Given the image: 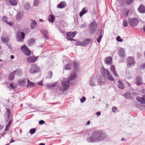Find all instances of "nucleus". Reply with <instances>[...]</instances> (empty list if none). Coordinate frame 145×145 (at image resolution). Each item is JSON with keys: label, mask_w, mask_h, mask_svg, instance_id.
I'll list each match as a JSON object with an SVG mask.
<instances>
[{"label": "nucleus", "mask_w": 145, "mask_h": 145, "mask_svg": "<svg viewBox=\"0 0 145 145\" xmlns=\"http://www.w3.org/2000/svg\"><path fill=\"white\" fill-rule=\"evenodd\" d=\"M107 137V135L102 131L96 130L92 132L91 136L88 138L87 140L89 142H94L103 140Z\"/></svg>", "instance_id": "1"}, {"label": "nucleus", "mask_w": 145, "mask_h": 145, "mask_svg": "<svg viewBox=\"0 0 145 145\" xmlns=\"http://www.w3.org/2000/svg\"><path fill=\"white\" fill-rule=\"evenodd\" d=\"M77 77V74L76 73L72 74L70 75L68 80L66 82L62 80L61 82V84L63 88L62 89L60 88V89L61 91H65L68 89L70 87L69 85L68 84L69 83V81L75 79Z\"/></svg>", "instance_id": "2"}, {"label": "nucleus", "mask_w": 145, "mask_h": 145, "mask_svg": "<svg viewBox=\"0 0 145 145\" xmlns=\"http://www.w3.org/2000/svg\"><path fill=\"white\" fill-rule=\"evenodd\" d=\"M98 24L95 21L92 22L90 24L89 27L90 34L93 35L95 31L97 29Z\"/></svg>", "instance_id": "3"}, {"label": "nucleus", "mask_w": 145, "mask_h": 145, "mask_svg": "<svg viewBox=\"0 0 145 145\" xmlns=\"http://www.w3.org/2000/svg\"><path fill=\"white\" fill-rule=\"evenodd\" d=\"M126 62L127 63V67L129 68L134 66L135 64L134 58L132 56H129L127 58Z\"/></svg>", "instance_id": "4"}, {"label": "nucleus", "mask_w": 145, "mask_h": 145, "mask_svg": "<svg viewBox=\"0 0 145 145\" xmlns=\"http://www.w3.org/2000/svg\"><path fill=\"white\" fill-rule=\"evenodd\" d=\"M25 34L23 32L18 31L16 33V38L17 41L22 42L25 38Z\"/></svg>", "instance_id": "5"}, {"label": "nucleus", "mask_w": 145, "mask_h": 145, "mask_svg": "<svg viewBox=\"0 0 145 145\" xmlns=\"http://www.w3.org/2000/svg\"><path fill=\"white\" fill-rule=\"evenodd\" d=\"M40 70V67L36 64H32L29 71V72L31 74H34L38 72Z\"/></svg>", "instance_id": "6"}, {"label": "nucleus", "mask_w": 145, "mask_h": 145, "mask_svg": "<svg viewBox=\"0 0 145 145\" xmlns=\"http://www.w3.org/2000/svg\"><path fill=\"white\" fill-rule=\"evenodd\" d=\"M129 25L133 27L136 26L139 22L138 20L136 18H129L128 20Z\"/></svg>", "instance_id": "7"}, {"label": "nucleus", "mask_w": 145, "mask_h": 145, "mask_svg": "<svg viewBox=\"0 0 145 145\" xmlns=\"http://www.w3.org/2000/svg\"><path fill=\"white\" fill-rule=\"evenodd\" d=\"M21 50L22 52L26 55L29 56L31 54V51L29 50L27 47H26L25 45L21 47Z\"/></svg>", "instance_id": "8"}, {"label": "nucleus", "mask_w": 145, "mask_h": 145, "mask_svg": "<svg viewBox=\"0 0 145 145\" xmlns=\"http://www.w3.org/2000/svg\"><path fill=\"white\" fill-rule=\"evenodd\" d=\"M76 33V32L74 31L73 32H70L66 33L67 39L68 40H71V38H74Z\"/></svg>", "instance_id": "9"}, {"label": "nucleus", "mask_w": 145, "mask_h": 145, "mask_svg": "<svg viewBox=\"0 0 145 145\" xmlns=\"http://www.w3.org/2000/svg\"><path fill=\"white\" fill-rule=\"evenodd\" d=\"M1 41L5 43H8L9 42L8 38L7 35L5 33H3L1 37Z\"/></svg>", "instance_id": "10"}, {"label": "nucleus", "mask_w": 145, "mask_h": 145, "mask_svg": "<svg viewBox=\"0 0 145 145\" xmlns=\"http://www.w3.org/2000/svg\"><path fill=\"white\" fill-rule=\"evenodd\" d=\"M109 73L107 70L105 69L104 68L101 69V75L104 78H107V76Z\"/></svg>", "instance_id": "11"}, {"label": "nucleus", "mask_w": 145, "mask_h": 145, "mask_svg": "<svg viewBox=\"0 0 145 145\" xmlns=\"http://www.w3.org/2000/svg\"><path fill=\"white\" fill-rule=\"evenodd\" d=\"M135 83L138 85L142 84V79L141 76H137L136 77Z\"/></svg>", "instance_id": "12"}, {"label": "nucleus", "mask_w": 145, "mask_h": 145, "mask_svg": "<svg viewBox=\"0 0 145 145\" xmlns=\"http://www.w3.org/2000/svg\"><path fill=\"white\" fill-rule=\"evenodd\" d=\"M137 100L142 104H145V95H142V97H137Z\"/></svg>", "instance_id": "13"}, {"label": "nucleus", "mask_w": 145, "mask_h": 145, "mask_svg": "<svg viewBox=\"0 0 145 145\" xmlns=\"http://www.w3.org/2000/svg\"><path fill=\"white\" fill-rule=\"evenodd\" d=\"M138 10L140 13H145V6L143 4H140L138 9Z\"/></svg>", "instance_id": "14"}, {"label": "nucleus", "mask_w": 145, "mask_h": 145, "mask_svg": "<svg viewBox=\"0 0 145 145\" xmlns=\"http://www.w3.org/2000/svg\"><path fill=\"white\" fill-rule=\"evenodd\" d=\"M37 59V58L35 56H30L27 58V61L29 63H33L36 61Z\"/></svg>", "instance_id": "15"}, {"label": "nucleus", "mask_w": 145, "mask_h": 145, "mask_svg": "<svg viewBox=\"0 0 145 145\" xmlns=\"http://www.w3.org/2000/svg\"><path fill=\"white\" fill-rule=\"evenodd\" d=\"M120 48L121 50H118V54L121 57H125V53L124 49L121 48Z\"/></svg>", "instance_id": "16"}, {"label": "nucleus", "mask_w": 145, "mask_h": 145, "mask_svg": "<svg viewBox=\"0 0 145 145\" xmlns=\"http://www.w3.org/2000/svg\"><path fill=\"white\" fill-rule=\"evenodd\" d=\"M93 40L91 39H86L84 40L83 42L84 46H85L87 45L92 43Z\"/></svg>", "instance_id": "17"}, {"label": "nucleus", "mask_w": 145, "mask_h": 145, "mask_svg": "<svg viewBox=\"0 0 145 145\" xmlns=\"http://www.w3.org/2000/svg\"><path fill=\"white\" fill-rule=\"evenodd\" d=\"M18 82L20 86H24L26 84V80L25 78H23L18 80Z\"/></svg>", "instance_id": "18"}, {"label": "nucleus", "mask_w": 145, "mask_h": 145, "mask_svg": "<svg viewBox=\"0 0 145 145\" xmlns=\"http://www.w3.org/2000/svg\"><path fill=\"white\" fill-rule=\"evenodd\" d=\"M67 4L64 1L61 2L57 6V7L59 8H62L66 7Z\"/></svg>", "instance_id": "19"}, {"label": "nucleus", "mask_w": 145, "mask_h": 145, "mask_svg": "<svg viewBox=\"0 0 145 145\" xmlns=\"http://www.w3.org/2000/svg\"><path fill=\"white\" fill-rule=\"evenodd\" d=\"M57 84V82H56L52 84L47 83L46 84V87L48 89H52L56 87Z\"/></svg>", "instance_id": "20"}, {"label": "nucleus", "mask_w": 145, "mask_h": 145, "mask_svg": "<svg viewBox=\"0 0 145 145\" xmlns=\"http://www.w3.org/2000/svg\"><path fill=\"white\" fill-rule=\"evenodd\" d=\"M112 63V58L110 57H108L105 59V63L106 64L111 65Z\"/></svg>", "instance_id": "21"}, {"label": "nucleus", "mask_w": 145, "mask_h": 145, "mask_svg": "<svg viewBox=\"0 0 145 145\" xmlns=\"http://www.w3.org/2000/svg\"><path fill=\"white\" fill-rule=\"evenodd\" d=\"M110 69L112 73L116 77H118V76L116 72L114 66L113 65H111L110 66Z\"/></svg>", "instance_id": "22"}, {"label": "nucleus", "mask_w": 145, "mask_h": 145, "mask_svg": "<svg viewBox=\"0 0 145 145\" xmlns=\"http://www.w3.org/2000/svg\"><path fill=\"white\" fill-rule=\"evenodd\" d=\"M30 21L31 22V28L32 29H34L36 26V22L35 20H30Z\"/></svg>", "instance_id": "23"}, {"label": "nucleus", "mask_w": 145, "mask_h": 145, "mask_svg": "<svg viewBox=\"0 0 145 145\" xmlns=\"http://www.w3.org/2000/svg\"><path fill=\"white\" fill-rule=\"evenodd\" d=\"M41 32L42 34L44 37L46 38V39H48V32L45 29H43L41 31Z\"/></svg>", "instance_id": "24"}, {"label": "nucleus", "mask_w": 145, "mask_h": 145, "mask_svg": "<svg viewBox=\"0 0 145 145\" xmlns=\"http://www.w3.org/2000/svg\"><path fill=\"white\" fill-rule=\"evenodd\" d=\"M118 87L119 88L121 89H123L125 88V86L123 84L122 82L120 80L118 81Z\"/></svg>", "instance_id": "25"}, {"label": "nucleus", "mask_w": 145, "mask_h": 145, "mask_svg": "<svg viewBox=\"0 0 145 145\" xmlns=\"http://www.w3.org/2000/svg\"><path fill=\"white\" fill-rule=\"evenodd\" d=\"M88 11V10L86 8H84L80 13V16L81 17L84 14L87 13Z\"/></svg>", "instance_id": "26"}, {"label": "nucleus", "mask_w": 145, "mask_h": 145, "mask_svg": "<svg viewBox=\"0 0 145 145\" xmlns=\"http://www.w3.org/2000/svg\"><path fill=\"white\" fill-rule=\"evenodd\" d=\"M27 87L28 88V87L29 86L31 87H34L35 86V84L30 81L28 79H27Z\"/></svg>", "instance_id": "27"}, {"label": "nucleus", "mask_w": 145, "mask_h": 145, "mask_svg": "<svg viewBox=\"0 0 145 145\" xmlns=\"http://www.w3.org/2000/svg\"><path fill=\"white\" fill-rule=\"evenodd\" d=\"M35 41V40L33 38L30 39L27 42L28 46H30L33 45L34 44Z\"/></svg>", "instance_id": "28"}, {"label": "nucleus", "mask_w": 145, "mask_h": 145, "mask_svg": "<svg viewBox=\"0 0 145 145\" xmlns=\"http://www.w3.org/2000/svg\"><path fill=\"white\" fill-rule=\"evenodd\" d=\"M9 2L12 6H16L17 4V2L16 0H9Z\"/></svg>", "instance_id": "29"}, {"label": "nucleus", "mask_w": 145, "mask_h": 145, "mask_svg": "<svg viewBox=\"0 0 145 145\" xmlns=\"http://www.w3.org/2000/svg\"><path fill=\"white\" fill-rule=\"evenodd\" d=\"M124 97L127 99H131L132 98V96L129 92H127L124 94Z\"/></svg>", "instance_id": "30"}, {"label": "nucleus", "mask_w": 145, "mask_h": 145, "mask_svg": "<svg viewBox=\"0 0 145 145\" xmlns=\"http://www.w3.org/2000/svg\"><path fill=\"white\" fill-rule=\"evenodd\" d=\"M14 72L10 73L8 76V79L10 81L13 80L14 78Z\"/></svg>", "instance_id": "31"}, {"label": "nucleus", "mask_w": 145, "mask_h": 145, "mask_svg": "<svg viewBox=\"0 0 145 145\" xmlns=\"http://www.w3.org/2000/svg\"><path fill=\"white\" fill-rule=\"evenodd\" d=\"M95 78L92 77L90 81L89 82V85L92 86H93L95 85Z\"/></svg>", "instance_id": "32"}, {"label": "nucleus", "mask_w": 145, "mask_h": 145, "mask_svg": "<svg viewBox=\"0 0 145 145\" xmlns=\"http://www.w3.org/2000/svg\"><path fill=\"white\" fill-rule=\"evenodd\" d=\"M54 19L55 17L53 15L50 14L49 16L48 20L49 22L53 23L54 21Z\"/></svg>", "instance_id": "33"}, {"label": "nucleus", "mask_w": 145, "mask_h": 145, "mask_svg": "<svg viewBox=\"0 0 145 145\" xmlns=\"http://www.w3.org/2000/svg\"><path fill=\"white\" fill-rule=\"evenodd\" d=\"M16 17L17 20L19 21L21 20L22 18V15L21 12H18Z\"/></svg>", "instance_id": "34"}, {"label": "nucleus", "mask_w": 145, "mask_h": 145, "mask_svg": "<svg viewBox=\"0 0 145 145\" xmlns=\"http://www.w3.org/2000/svg\"><path fill=\"white\" fill-rule=\"evenodd\" d=\"M15 74L20 76L22 74V71L20 70H16L14 72Z\"/></svg>", "instance_id": "35"}, {"label": "nucleus", "mask_w": 145, "mask_h": 145, "mask_svg": "<svg viewBox=\"0 0 145 145\" xmlns=\"http://www.w3.org/2000/svg\"><path fill=\"white\" fill-rule=\"evenodd\" d=\"M71 67V64L68 63L65 65L64 69L65 70H70Z\"/></svg>", "instance_id": "36"}, {"label": "nucleus", "mask_w": 145, "mask_h": 145, "mask_svg": "<svg viewBox=\"0 0 145 145\" xmlns=\"http://www.w3.org/2000/svg\"><path fill=\"white\" fill-rule=\"evenodd\" d=\"M25 9L26 10H28L30 8V5L29 3H26L24 5Z\"/></svg>", "instance_id": "37"}, {"label": "nucleus", "mask_w": 145, "mask_h": 145, "mask_svg": "<svg viewBox=\"0 0 145 145\" xmlns=\"http://www.w3.org/2000/svg\"><path fill=\"white\" fill-rule=\"evenodd\" d=\"M73 67L75 70H77L78 67V63L77 62H74L73 63Z\"/></svg>", "instance_id": "38"}, {"label": "nucleus", "mask_w": 145, "mask_h": 145, "mask_svg": "<svg viewBox=\"0 0 145 145\" xmlns=\"http://www.w3.org/2000/svg\"><path fill=\"white\" fill-rule=\"evenodd\" d=\"M107 77H108V79L110 81H114V79L112 76L109 73H108V74L107 76Z\"/></svg>", "instance_id": "39"}, {"label": "nucleus", "mask_w": 145, "mask_h": 145, "mask_svg": "<svg viewBox=\"0 0 145 145\" xmlns=\"http://www.w3.org/2000/svg\"><path fill=\"white\" fill-rule=\"evenodd\" d=\"M75 45L76 46H84L83 42H77L75 43Z\"/></svg>", "instance_id": "40"}, {"label": "nucleus", "mask_w": 145, "mask_h": 145, "mask_svg": "<svg viewBox=\"0 0 145 145\" xmlns=\"http://www.w3.org/2000/svg\"><path fill=\"white\" fill-rule=\"evenodd\" d=\"M98 85H103L105 84V83L101 81V78H99L98 80Z\"/></svg>", "instance_id": "41"}, {"label": "nucleus", "mask_w": 145, "mask_h": 145, "mask_svg": "<svg viewBox=\"0 0 145 145\" xmlns=\"http://www.w3.org/2000/svg\"><path fill=\"white\" fill-rule=\"evenodd\" d=\"M39 4V0H34L33 5L35 6H37Z\"/></svg>", "instance_id": "42"}, {"label": "nucleus", "mask_w": 145, "mask_h": 145, "mask_svg": "<svg viewBox=\"0 0 145 145\" xmlns=\"http://www.w3.org/2000/svg\"><path fill=\"white\" fill-rule=\"evenodd\" d=\"M36 131V129L35 128H32L30 130V133L31 134H34Z\"/></svg>", "instance_id": "43"}, {"label": "nucleus", "mask_w": 145, "mask_h": 145, "mask_svg": "<svg viewBox=\"0 0 145 145\" xmlns=\"http://www.w3.org/2000/svg\"><path fill=\"white\" fill-rule=\"evenodd\" d=\"M48 78H51L52 76V72L51 71H50L48 72Z\"/></svg>", "instance_id": "44"}, {"label": "nucleus", "mask_w": 145, "mask_h": 145, "mask_svg": "<svg viewBox=\"0 0 145 145\" xmlns=\"http://www.w3.org/2000/svg\"><path fill=\"white\" fill-rule=\"evenodd\" d=\"M116 40L118 42H122L123 41L122 39H121L120 37L119 36H118L117 37Z\"/></svg>", "instance_id": "45"}, {"label": "nucleus", "mask_w": 145, "mask_h": 145, "mask_svg": "<svg viewBox=\"0 0 145 145\" xmlns=\"http://www.w3.org/2000/svg\"><path fill=\"white\" fill-rule=\"evenodd\" d=\"M102 37V35H100L99 36V37L97 39V40L98 43H99L100 42Z\"/></svg>", "instance_id": "46"}, {"label": "nucleus", "mask_w": 145, "mask_h": 145, "mask_svg": "<svg viewBox=\"0 0 145 145\" xmlns=\"http://www.w3.org/2000/svg\"><path fill=\"white\" fill-rule=\"evenodd\" d=\"M2 20L6 22L7 19V17L6 16H4L2 18Z\"/></svg>", "instance_id": "47"}, {"label": "nucleus", "mask_w": 145, "mask_h": 145, "mask_svg": "<svg viewBox=\"0 0 145 145\" xmlns=\"http://www.w3.org/2000/svg\"><path fill=\"white\" fill-rule=\"evenodd\" d=\"M128 24L127 21L124 20H123V26L124 27H126L127 26Z\"/></svg>", "instance_id": "48"}, {"label": "nucleus", "mask_w": 145, "mask_h": 145, "mask_svg": "<svg viewBox=\"0 0 145 145\" xmlns=\"http://www.w3.org/2000/svg\"><path fill=\"white\" fill-rule=\"evenodd\" d=\"M126 4L127 5H129L133 1V0H125Z\"/></svg>", "instance_id": "49"}, {"label": "nucleus", "mask_w": 145, "mask_h": 145, "mask_svg": "<svg viewBox=\"0 0 145 145\" xmlns=\"http://www.w3.org/2000/svg\"><path fill=\"white\" fill-rule=\"evenodd\" d=\"M86 100V98L85 97H83L82 98L80 99V101L81 103H83Z\"/></svg>", "instance_id": "50"}, {"label": "nucleus", "mask_w": 145, "mask_h": 145, "mask_svg": "<svg viewBox=\"0 0 145 145\" xmlns=\"http://www.w3.org/2000/svg\"><path fill=\"white\" fill-rule=\"evenodd\" d=\"M6 112L8 116V118H10V113L9 109L7 108V109Z\"/></svg>", "instance_id": "51"}, {"label": "nucleus", "mask_w": 145, "mask_h": 145, "mask_svg": "<svg viewBox=\"0 0 145 145\" xmlns=\"http://www.w3.org/2000/svg\"><path fill=\"white\" fill-rule=\"evenodd\" d=\"M10 87L13 89L15 88H16V87L15 85H14L13 83H11L10 84Z\"/></svg>", "instance_id": "52"}, {"label": "nucleus", "mask_w": 145, "mask_h": 145, "mask_svg": "<svg viewBox=\"0 0 145 145\" xmlns=\"http://www.w3.org/2000/svg\"><path fill=\"white\" fill-rule=\"evenodd\" d=\"M117 109V108L115 106H113L112 108V111L114 112H115L116 111Z\"/></svg>", "instance_id": "53"}, {"label": "nucleus", "mask_w": 145, "mask_h": 145, "mask_svg": "<svg viewBox=\"0 0 145 145\" xmlns=\"http://www.w3.org/2000/svg\"><path fill=\"white\" fill-rule=\"evenodd\" d=\"M86 26V23H84V24H82L80 26V27L81 28H85V27Z\"/></svg>", "instance_id": "54"}, {"label": "nucleus", "mask_w": 145, "mask_h": 145, "mask_svg": "<svg viewBox=\"0 0 145 145\" xmlns=\"http://www.w3.org/2000/svg\"><path fill=\"white\" fill-rule=\"evenodd\" d=\"M3 50L2 47L0 46V56L3 53Z\"/></svg>", "instance_id": "55"}, {"label": "nucleus", "mask_w": 145, "mask_h": 145, "mask_svg": "<svg viewBox=\"0 0 145 145\" xmlns=\"http://www.w3.org/2000/svg\"><path fill=\"white\" fill-rule=\"evenodd\" d=\"M129 11V10H127L126 12H125L124 13V15L125 16H127L128 15V14Z\"/></svg>", "instance_id": "56"}, {"label": "nucleus", "mask_w": 145, "mask_h": 145, "mask_svg": "<svg viewBox=\"0 0 145 145\" xmlns=\"http://www.w3.org/2000/svg\"><path fill=\"white\" fill-rule=\"evenodd\" d=\"M11 121H12V120H10L9 121L7 125V126L8 127H10V126L11 124Z\"/></svg>", "instance_id": "57"}, {"label": "nucleus", "mask_w": 145, "mask_h": 145, "mask_svg": "<svg viewBox=\"0 0 145 145\" xmlns=\"http://www.w3.org/2000/svg\"><path fill=\"white\" fill-rule=\"evenodd\" d=\"M45 122L43 120H41L39 121V123L40 125H41L44 123Z\"/></svg>", "instance_id": "58"}, {"label": "nucleus", "mask_w": 145, "mask_h": 145, "mask_svg": "<svg viewBox=\"0 0 145 145\" xmlns=\"http://www.w3.org/2000/svg\"><path fill=\"white\" fill-rule=\"evenodd\" d=\"M140 69H145V63L143 64L140 66Z\"/></svg>", "instance_id": "59"}, {"label": "nucleus", "mask_w": 145, "mask_h": 145, "mask_svg": "<svg viewBox=\"0 0 145 145\" xmlns=\"http://www.w3.org/2000/svg\"><path fill=\"white\" fill-rule=\"evenodd\" d=\"M96 114L97 115V116H99L101 114V112L99 111L98 112L96 113Z\"/></svg>", "instance_id": "60"}, {"label": "nucleus", "mask_w": 145, "mask_h": 145, "mask_svg": "<svg viewBox=\"0 0 145 145\" xmlns=\"http://www.w3.org/2000/svg\"><path fill=\"white\" fill-rule=\"evenodd\" d=\"M38 84H39V85L40 86H42L43 85L42 83V81H41L39 82H38Z\"/></svg>", "instance_id": "61"}, {"label": "nucleus", "mask_w": 145, "mask_h": 145, "mask_svg": "<svg viewBox=\"0 0 145 145\" xmlns=\"http://www.w3.org/2000/svg\"><path fill=\"white\" fill-rule=\"evenodd\" d=\"M6 23L10 26L12 25V22H8L7 21Z\"/></svg>", "instance_id": "62"}, {"label": "nucleus", "mask_w": 145, "mask_h": 145, "mask_svg": "<svg viewBox=\"0 0 145 145\" xmlns=\"http://www.w3.org/2000/svg\"><path fill=\"white\" fill-rule=\"evenodd\" d=\"M99 33L100 34V35H101L102 33V29H99Z\"/></svg>", "instance_id": "63"}, {"label": "nucleus", "mask_w": 145, "mask_h": 145, "mask_svg": "<svg viewBox=\"0 0 145 145\" xmlns=\"http://www.w3.org/2000/svg\"><path fill=\"white\" fill-rule=\"evenodd\" d=\"M90 121H88L86 123V125H88L90 124Z\"/></svg>", "instance_id": "64"}]
</instances>
